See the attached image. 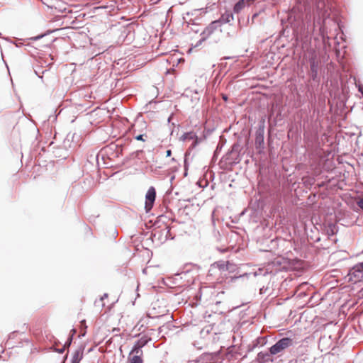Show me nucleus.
Wrapping results in <instances>:
<instances>
[{
	"label": "nucleus",
	"instance_id": "obj_15",
	"mask_svg": "<svg viewBox=\"0 0 363 363\" xmlns=\"http://www.w3.org/2000/svg\"><path fill=\"white\" fill-rule=\"evenodd\" d=\"M359 91L362 92V94H363V90H362L361 89H359Z\"/></svg>",
	"mask_w": 363,
	"mask_h": 363
},
{
	"label": "nucleus",
	"instance_id": "obj_6",
	"mask_svg": "<svg viewBox=\"0 0 363 363\" xmlns=\"http://www.w3.org/2000/svg\"><path fill=\"white\" fill-rule=\"evenodd\" d=\"M83 357V352L81 350H77L72 354L71 363H79Z\"/></svg>",
	"mask_w": 363,
	"mask_h": 363
},
{
	"label": "nucleus",
	"instance_id": "obj_13",
	"mask_svg": "<svg viewBox=\"0 0 363 363\" xmlns=\"http://www.w3.org/2000/svg\"><path fill=\"white\" fill-rule=\"evenodd\" d=\"M108 297V294H105L101 298V300L102 301L104 298H107Z\"/></svg>",
	"mask_w": 363,
	"mask_h": 363
},
{
	"label": "nucleus",
	"instance_id": "obj_9",
	"mask_svg": "<svg viewBox=\"0 0 363 363\" xmlns=\"http://www.w3.org/2000/svg\"><path fill=\"white\" fill-rule=\"evenodd\" d=\"M354 272H363V262L356 264L353 269Z\"/></svg>",
	"mask_w": 363,
	"mask_h": 363
},
{
	"label": "nucleus",
	"instance_id": "obj_8",
	"mask_svg": "<svg viewBox=\"0 0 363 363\" xmlns=\"http://www.w3.org/2000/svg\"><path fill=\"white\" fill-rule=\"evenodd\" d=\"M147 342V340H145V339H143L141 338L140 340H139L134 345L133 350H141V348L143 347H144Z\"/></svg>",
	"mask_w": 363,
	"mask_h": 363
},
{
	"label": "nucleus",
	"instance_id": "obj_14",
	"mask_svg": "<svg viewBox=\"0 0 363 363\" xmlns=\"http://www.w3.org/2000/svg\"><path fill=\"white\" fill-rule=\"evenodd\" d=\"M64 350H65V346L61 350H60L59 352L60 353H62L64 352Z\"/></svg>",
	"mask_w": 363,
	"mask_h": 363
},
{
	"label": "nucleus",
	"instance_id": "obj_4",
	"mask_svg": "<svg viewBox=\"0 0 363 363\" xmlns=\"http://www.w3.org/2000/svg\"><path fill=\"white\" fill-rule=\"evenodd\" d=\"M221 24H222V23H221L220 21H213L203 31L202 34L203 35L204 38L209 37L213 33H214L216 30H218V31L220 32L221 31V29H220Z\"/></svg>",
	"mask_w": 363,
	"mask_h": 363
},
{
	"label": "nucleus",
	"instance_id": "obj_10",
	"mask_svg": "<svg viewBox=\"0 0 363 363\" xmlns=\"http://www.w3.org/2000/svg\"><path fill=\"white\" fill-rule=\"evenodd\" d=\"M145 135H143V134L138 135L135 136V139L137 140H141V141L144 142V141H145V139L144 138Z\"/></svg>",
	"mask_w": 363,
	"mask_h": 363
},
{
	"label": "nucleus",
	"instance_id": "obj_1",
	"mask_svg": "<svg viewBox=\"0 0 363 363\" xmlns=\"http://www.w3.org/2000/svg\"><path fill=\"white\" fill-rule=\"evenodd\" d=\"M228 262L225 261H218L211 265V267L208 271V277H216L218 275L216 278V281L218 283H222L227 277V272L228 271Z\"/></svg>",
	"mask_w": 363,
	"mask_h": 363
},
{
	"label": "nucleus",
	"instance_id": "obj_7",
	"mask_svg": "<svg viewBox=\"0 0 363 363\" xmlns=\"http://www.w3.org/2000/svg\"><path fill=\"white\" fill-rule=\"evenodd\" d=\"M196 139H197L196 134L192 131L186 133L184 135H182L181 137V140L183 141H189L191 140H196Z\"/></svg>",
	"mask_w": 363,
	"mask_h": 363
},
{
	"label": "nucleus",
	"instance_id": "obj_3",
	"mask_svg": "<svg viewBox=\"0 0 363 363\" xmlns=\"http://www.w3.org/2000/svg\"><path fill=\"white\" fill-rule=\"evenodd\" d=\"M156 198V191L153 186L148 189L145 195V210L147 212L150 211L154 204Z\"/></svg>",
	"mask_w": 363,
	"mask_h": 363
},
{
	"label": "nucleus",
	"instance_id": "obj_5",
	"mask_svg": "<svg viewBox=\"0 0 363 363\" xmlns=\"http://www.w3.org/2000/svg\"><path fill=\"white\" fill-rule=\"evenodd\" d=\"M143 352L142 350H133L130 351L128 357L129 363H143Z\"/></svg>",
	"mask_w": 363,
	"mask_h": 363
},
{
	"label": "nucleus",
	"instance_id": "obj_2",
	"mask_svg": "<svg viewBox=\"0 0 363 363\" xmlns=\"http://www.w3.org/2000/svg\"><path fill=\"white\" fill-rule=\"evenodd\" d=\"M294 343L293 339L290 337H284L279 340L275 345L270 347V353L277 354L284 349L291 346Z\"/></svg>",
	"mask_w": 363,
	"mask_h": 363
},
{
	"label": "nucleus",
	"instance_id": "obj_12",
	"mask_svg": "<svg viewBox=\"0 0 363 363\" xmlns=\"http://www.w3.org/2000/svg\"><path fill=\"white\" fill-rule=\"evenodd\" d=\"M172 154V151L170 150H167L166 155L167 157H169Z\"/></svg>",
	"mask_w": 363,
	"mask_h": 363
},
{
	"label": "nucleus",
	"instance_id": "obj_11",
	"mask_svg": "<svg viewBox=\"0 0 363 363\" xmlns=\"http://www.w3.org/2000/svg\"><path fill=\"white\" fill-rule=\"evenodd\" d=\"M257 142H259V143L263 142V137L262 136H261L260 138L257 137L256 143H257Z\"/></svg>",
	"mask_w": 363,
	"mask_h": 363
}]
</instances>
